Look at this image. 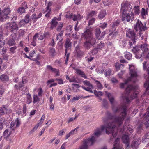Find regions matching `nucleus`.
<instances>
[{"instance_id": "nucleus-52", "label": "nucleus", "mask_w": 149, "mask_h": 149, "mask_svg": "<svg viewBox=\"0 0 149 149\" xmlns=\"http://www.w3.org/2000/svg\"><path fill=\"white\" fill-rule=\"evenodd\" d=\"M5 41L3 39L0 38V48H2L4 46L5 44Z\"/></svg>"}, {"instance_id": "nucleus-8", "label": "nucleus", "mask_w": 149, "mask_h": 149, "mask_svg": "<svg viewBox=\"0 0 149 149\" xmlns=\"http://www.w3.org/2000/svg\"><path fill=\"white\" fill-rule=\"evenodd\" d=\"M132 9L131 5L127 1H124L121 4V12L122 14L130 12Z\"/></svg>"}, {"instance_id": "nucleus-10", "label": "nucleus", "mask_w": 149, "mask_h": 149, "mask_svg": "<svg viewBox=\"0 0 149 149\" xmlns=\"http://www.w3.org/2000/svg\"><path fill=\"white\" fill-rule=\"evenodd\" d=\"M11 10L8 7L5 8L2 11L1 16L0 17V21L3 22L6 19H9V17L8 15L10 13Z\"/></svg>"}, {"instance_id": "nucleus-47", "label": "nucleus", "mask_w": 149, "mask_h": 149, "mask_svg": "<svg viewBox=\"0 0 149 149\" xmlns=\"http://www.w3.org/2000/svg\"><path fill=\"white\" fill-rule=\"evenodd\" d=\"M134 13L136 15H138L139 13V8L138 6H135L134 9Z\"/></svg>"}, {"instance_id": "nucleus-44", "label": "nucleus", "mask_w": 149, "mask_h": 149, "mask_svg": "<svg viewBox=\"0 0 149 149\" xmlns=\"http://www.w3.org/2000/svg\"><path fill=\"white\" fill-rule=\"evenodd\" d=\"M6 122L3 118H0V130H1L3 128V123H5Z\"/></svg>"}, {"instance_id": "nucleus-59", "label": "nucleus", "mask_w": 149, "mask_h": 149, "mask_svg": "<svg viewBox=\"0 0 149 149\" xmlns=\"http://www.w3.org/2000/svg\"><path fill=\"white\" fill-rule=\"evenodd\" d=\"M105 31H103L101 33H100V36H99L98 39L100 40L101 39H102L104 37V35L105 34Z\"/></svg>"}, {"instance_id": "nucleus-1", "label": "nucleus", "mask_w": 149, "mask_h": 149, "mask_svg": "<svg viewBox=\"0 0 149 149\" xmlns=\"http://www.w3.org/2000/svg\"><path fill=\"white\" fill-rule=\"evenodd\" d=\"M109 100L112 105V109L115 113L122 111L120 114L118 116L112 115L109 112H107V115L110 119H113V121L111 123H109L106 125L101 126V129L97 128L94 133V135L98 137L101 134V131L106 130V133L109 134L111 133L113 137H115L118 132L117 127H119L122 124L127 114V107L125 105L115 107L114 104V97L110 93L107 94Z\"/></svg>"}, {"instance_id": "nucleus-62", "label": "nucleus", "mask_w": 149, "mask_h": 149, "mask_svg": "<svg viewBox=\"0 0 149 149\" xmlns=\"http://www.w3.org/2000/svg\"><path fill=\"white\" fill-rule=\"evenodd\" d=\"M21 7L23 8L25 10L28 8L27 4L25 2H24L22 3Z\"/></svg>"}, {"instance_id": "nucleus-41", "label": "nucleus", "mask_w": 149, "mask_h": 149, "mask_svg": "<svg viewBox=\"0 0 149 149\" xmlns=\"http://www.w3.org/2000/svg\"><path fill=\"white\" fill-rule=\"evenodd\" d=\"M97 12L95 11H91L89 14L88 16L87 17V19H88L89 17H91L97 14Z\"/></svg>"}, {"instance_id": "nucleus-21", "label": "nucleus", "mask_w": 149, "mask_h": 149, "mask_svg": "<svg viewBox=\"0 0 149 149\" xmlns=\"http://www.w3.org/2000/svg\"><path fill=\"white\" fill-rule=\"evenodd\" d=\"M75 70L76 71V73L85 79H87V77L86 75L84 72L82 71L81 70L79 69H76Z\"/></svg>"}, {"instance_id": "nucleus-7", "label": "nucleus", "mask_w": 149, "mask_h": 149, "mask_svg": "<svg viewBox=\"0 0 149 149\" xmlns=\"http://www.w3.org/2000/svg\"><path fill=\"white\" fill-rule=\"evenodd\" d=\"M7 24L6 27V29L11 33H14L19 29V26L16 22L8 23Z\"/></svg>"}, {"instance_id": "nucleus-27", "label": "nucleus", "mask_w": 149, "mask_h": 149, "mask_svg": "<svg viewBox=\"0 0 149 149\" xmlns=\"http://www.w3.org/2000/svg\"><path fill=\"white\" fill-rule=\"evenodd\" d=\"M11 130L10 128L6 129L4 132L3 135L5 137H9L11 133Z\"/></svg>"}, {"instance_id": "nucleus-60", "label": "nucleus", "mask_w": 149, "mask_h": 149, "mask_svg": "<svg viewBox=\"0 0 149 149\" xmlns=\"http://www.w3.org/2000/svg\"><path fill=\"white\" fill-rule=\"evenodd\" d=\"M23 113L24 114V116L26 115V104H25L23 106Z\"/></svg>"}, {"instance_id": "nucleus-31", "label": "nucleus", "mask_w": 149, "mask_h": 149, "mask_svg": "<svg viewBox=\"0 0 149 149\" xmlns=\"http://www.w3.org/2000/svg\"><path fill=\"white\" fill-rule=\"evenodd\" d=\"M0 79L1 81L6 82L8 81V77L7 75L3 74L1 76Z\"/></svg>"}, {"instance_id": "nucleus-23", "label": "nucleus", "mask_w": 149, "mask_h": 149, "mask_svg": "<svg viewBox=\"0 0 149 149\" xmlns=\"http://www.w3.org/2000/svg\"><path fill=\"white\" fill-rule=\"evenodd\" d=\"M122 140L124 143L127 144V147L129 145V137L128 136L126 135L123 136L122 138Z\"/></svg>"}, {"instance_id": "nucleus-33", "label": "nucleus", "mask_w": 149, "mask_h": 149, "mask_svg": "<svg viewBox=\"0 0 149 149\" xmlns=\"http://www.w3.org/2000/svg\"><path fill=\"white\" fill-rule=\"evenodd\" d=\"M25 95H27V96L26 97L27 100L26 102L27 104H29L32 102L31 96L30 94H29L26 93Z\"/></svg>"}, {"instance_id": "nucleus-56", "label": "nucleus", "mask_w": 149, "mask_h": 149, "mask_svg": "<svg viewBox=\"0 0 149 149\" xmlns=\"http://www.w3.org/2000/svg\"><path fill=\"white\" fill-rule=\"evenodd\" d=\"M52 72L54 73L57 72V73L55 74L56 76H58L60 75L59 70L58 69H56V68H54L53 71H52Z\"/></svg>"}, {"instance_id": "nucleus-35", "label": "nucleus", "mask_w": 149, "mask_h": 149, "mask_svg": "<svg viewBox=\"0 0 149 149\" xmlns=\"http://www.w3.org/2000/svg\"><path fill=\"white\" fill-rule=\"evenodd\" d=\"M94 80L97 86V88L99 90L102 89L103 88V86L100 82L97 80H96L95 79H94Z\"/></svg>"}, {"instance_id": "nucleus-37", "label": "nucleus", "mask_w": 149, "mask_h": 149, "mask_svg": "<svg viewBox=\"0 0 149 149\" xmlns=\"http://www.w3.org/2000/svg\"><path fill=\"white\" fill-rule=\"evenodd\" d=\"M125 57L128 60H130L132 58V54L128 52H126L125 53Z\"/></svg>"}, {"instance_id": "nucleus-55", "label": "nucleus", "mask_w": 149, "mask_h": 149, "mask_svg": "<svg viewBox=\"0 0 149 149\" xmlns=\"http://www.w3.org/2000/svg\"><path fill=\"white\" fill-rule=\"evenodd\" d=\"M111 70L110 69H106L105 70L104 74L106 76L109 75L111 72Z\"/></svg>"}, {"instance_id": "nucleus-3", "label": "nucleus", "mask_w": 149, "mask_h": 149, "mask_svg": "<svg viewBox=\"0 0 149 149\" xmlns=\"http://www.w3.org/2000/svg\"><path fill=\"white\" fill-rule=\"evenodd\" d=\"M135 87L132 85H128L126 88L125 90V95L124 96H123V97L127 103H129L133 99L137 97L138 93L135 91Z\"/></svg>"}, {"instance_id": "nucleus-48", "label": "nucleus", "mask_w": 149, "mask_h": 149, "mask_svg": "<svg viewBox=\"0 0 149 149\" xmlns=\"http://www.w3.org/2000/svg\"><path fill=\"white\" fill-rule=\"evenodd\" d=\"M93 93L95 95L97 96H98L99 95L102 96L103 95L102 92L101 91L98 92L96 90L93 91Z\"/></svg>"}, {"instance_id": "nucleus-24", "label": "nucleus", "mask_w": 149, "mask_h": 149, "mask_svg": "<svg viewBox=\"0 0 149 149\" xmlns=\"http://www.w3.org/2000/svg\"><path fill=\"white\" fill-rule=\"evenodd\" d=\"M57 18H54L50 22V28L52 29L54 28H55L57 26Z\"/></svg>"}, {"instance_id": "nucleus-49", "label": "nucleus", "mask_w": 149, "mask_h": 149, "mask_svg": "<svg viewBox=\"0 0 149 149\" xmlns=\"http://www.w3.org/2000/svg\"><path fill=\"white\" fill-rule=\"evenodd\" d=\"M145 119L144 124L146 128L149 127V118H144Z\"/></svg>"}, {"instance_id": "nucleus-46", "label": "nucleus", "mask_w": 149, "mask_h": 149, "mask_svg": "<svg viewBox=\"0 0 149 149\" xmlns=\"http://www.w3.org/2000/svg\"><path fill=\"white\" fill-rule=\"evenodd\" d=\"M72 90L76 91H76L75 90L76 89H78L79 87H80V86H79V84H72Z\"/></svg>"}, {"instance_id": "nucleus-19", "label": "nucleus", "mask_w": 149, "mask_h": 149, "mask_svg": "<svg viewBox=\"0 0 149 149\" xmlns=\"http://www.w3.org/2000/svg\"><path fill=\"white\" fill-rule=\"evenodd\" d=\"M120 22V20H117L113 22L111 26V29H113V31L116 30L117 27L119 25Z\"/></svg>"}, {"instance_id": "nucleus-26", "label": "nucleus", "mask_w": 149, "mask_h": 149, "mask_svg": "<svg viewBox=\"0 0 149 149\" xmlns=\"http://www.w3.org/2000/svg\"><path fill=\"white\" fill-rule=\"evenodd\" d=\"M120 141V139L119 138H117L116 139L115 141V143L114 144L113 146L114 147H115V149H122L121 147L119 146V143Z\"/></svg>"}, {"instance_id": "nucleus-15", "label": "nucleus", "mask_w": 149, "mask_h": 149, "mask_svg": "<svg viewBox=\"0 0 149 149\" xmlns=\"http://www.w3.org/2000/svg\"><path fill=\"white\" fill-rule=\"evenodd\" d=\"M52 3L51 2H49L48 5L45 8L46 10L44 11V13L47 12V13L45 15V16L46 17H49L51 15V9L50 8V7L52 5Z\"/></svg>"}, {"instance_id": "nucleus-14", "label": "nucleus", "mask_w": 149, "mask_h": 149, "mask_svg": "<svg viewBox=\"0 0 149 149\" xmlns=\"http://www.w3.org/2000/svg\"><path fill=\"white\" fill-rule=\"evenodd\" d=\"M20 124V120L18 118H16L15 121H12L11 123L9 128L12 130L14 131L16 128L18 127L19 126Z\"/></svg>"}, {"instance_id": "nucleus-6", "label": "nucleus", "mask_w": 149, "mask_h": 149, "mask_svg": "<svg viewBox=\"0 0 149 149\" xmlns=\"http://www.w3.org/2000/svg\"><path fill=\"white\" fill-rule=\"evenodd\" d=\"M126 36L127 38H130L129 40V45L130 47H133V45L135 44L136 39V34L134 30L131 29H128L126 31Z\"/></svg>"}, {"instance_id": "nucleus-17", "label": "nucleus", "mask_w": 149, "mask_h": 149, "mask_svg": "<svg viewBox=\"0 0 149 149\" xmlns=\"http://www.w3.org/2000/svg\"><path fill=\"white\" fill-rule=\"evenodd\" d=\"M44 38L43 35L36 33L33 36V39L34 41L35 40H37V39L39 40H42Z\"/></svg>"}, {"instance_id": "nucleus-29", "label": "nucleus", "mask_w": 149, "mask_h": 149, "mask_svg": "<svg viewBox=\"0 0 149 149\" xmlns=\"http://www.w3.org/2000/svg\"><path fill=\"white\" fill-rule=\"evenodd\" d=\"M73 17L72 18V19L74 21H77V20H80L83 18V17L82 16H81L79 14L77 15L74 14L73 15Z\"/></svg>"}, {"instance_id": "nucleus-5", "label": "nucleus", "mask_w": 149, "mask_h": 149, "mask_svg": "<svg viewBox=\"0 0 149 149\" xmlns=\"http://www.w3.org/2000/svg\"><path fill=\"white\" fill-rule=\"evenodd\" d=\"M134 29L137 32V35H139V37H141L142 39H143L142 32L147 29L145 24H143L141 21L137 20L136 24L134 26Z\"/></svg>"}, {"instance_id": "nucleus-22", "label": "nucleus", "mask_w": 149, "mask_h": 149, "mask_svg": "<svg viewBox=\"0 0 149 149\" xmlns=\"http://www.w3.org/2000/svg\"><path fill=\"white\" fill-rule=\"evenodd\" d=\"M142 141L143 142H148L147 146H149V132L146 133L145 135L143 137Z\"/></svg>"}, {"instance_id": "nucleus-36", "label": "nucleus", "mask_w": 149, "mask_h": 149, "mask_svg": "<svg viewBox=\"0 0 149 149\" xmlns=\"http://www.w3.org/2000/svg\"><path fill=\"white\" fill-rule=\"evenodd\" d=\"M141 50L143 52H146L148 50V48L147 47V45L146 44H143L141 45Z\"/></svg>"}, {"instance_id": "nucleus-58", "label": "nucleus", "mask_w": 149, "mask_h": 149, "mask_svg": "<svg viewBox=\"0 0 149 149\" xmlns=\"http://www.w3.org/2000/svg\"><path fill=\"white\" fill-rule=\"evenodd\" d=\"M107 24L106 23L104 22L101 23L100 24V27L102 29H105L107 27Z\"/></svg>"}, {"instance_id": "nucleus-50", "label": "nucleus", "mask_w": 149, "mask_h": 149, "mask_svg": "<svg viewBox=\"0 0 149 149\" xmlns=\"http://www.w3.org/2000/svg\"><path fill=\"white\" fill-rule=\"evenodd\" d=\"M17 12L19 13L22 14L25 12V10L23 8L20 7L18 8Z\"/></svg>"}, {"instance_id": "nucleus-64", "label": "nucleus", "mask_w": 149, "mask_h": 149, "mask_svg": "<svg viewBox=\"0 0 149 149\" xmlns=\"http://www.w3.org/2000/svg\"><path fill=\"white\" fill-rule=\"evenodd\" d=\"M142 116L144 117V118H146L148 117L149 118V112H146L145 113L142 115Z\"/></svg>"}, {"instance_id": "nucleus-51", "label": "nucleus", "mask_w": 149, "mask_h": 149, "mask_svg": "<svg viewBox=\"0 0 149 149\" xmlns=\"http://www.w3.org/2000/svg\"><path fill=\"white\" fill-rule=\"evenodd\" d=\"M27 23L24 19L21 20L19 23V25L21 26H24Z\"/></svg>"}, {"instance_id": "nucleus-16", "label": "nucleus", "mask_w": 149, "mask_h": 149, "mask_svg": "<svg viewBox=\"0 0 149 149\" xmlns=\"http://www.w3.org/2000/svg\"><path fill=\"white\" fill-rule=\"evenodd\" d=\"M140 143V139H135L132 143L131 147L133 149H136Z\"/></svg>"}, {"instance_id": "nucleus-25", "label": "nucleus", "mask_w": 149, "mask_h": 149, "mask_svg": "<svg viewBox=\"0 0 149 149\" xmlns=\"http://www.w3.org/2000/svg\"><path fill=\"white\" fill-rule=\"evenodd\" d=\"M106 15V10H102L100 12L98 17L99 19H102L105 17Z\"/></svg>"}, {"instance_id": "nucleus-63", "label": "nucleus", "mask_w": 149, "mask_h": 149, "mask_svg": "<svg viewBox=\"0 0 149 149\" xmlns=\"http://www.w3.org/2000/svg\"><path fill=\"white\" fill-rule=\"evenodd\" d=\"M17 49L16 46L12 47L10 48V51L13 53H14L15 52V50Z\"/></svg>"}, {"instance_id": "nucleus-2", "label": "nucleus", "mask_w": 149, "mask_h": 149, "mask_svg": "<svg viewBox=\"0 0 149 149\" xmlns=\"http://www.w3.org/2000/svg\"><path fill=\"white\" fill-rule=\"evenodd\" d=\"M84 38L86 39L84 43V47L86 49H89L96 42V38L93 36L89 29H87L83 34Z\"/></svg>"}, {"instance_id": "nucleus-13", "label": "nucleus", "mask_w": 149, "mask_h": 149, "mask_svg": "<svg viewBox=\"0 0 149 149\" xmlns=\"http://www.w3.org/2000/svg\"><path fill=\"white\" fill-rule=\"evenodd\" d=\"M71 45L72 43L70 42V38H67L66 39V40L64 45V46L66 48L65 49V55L66 56V60H65V61L66 60L67 61L68 60L70 54L68 53L67 54V50L68 48L71 47Z\"/></svg>"}, {"instance_id": "nucleus-61", "label": "nucleus", "mask_w": 149, "mask_h": 149, "mask_svg": "<svg viewBox=\"0 0 149 149\" xmlns=\"http://www.w3.org/2000/svg\"><path fill=\"white\" fill-rule=\"evenodd\" d=\"M95 20V19L94 18H93L90 20L88 22L89 25L93 24L94 23Z\"/></svg>"}, {"instance_id": "nucleus-32", "label": "nucleus", "mask_w": 149, "mask_h": 149, "mask_svg": "<svg viewBox=\"0 0 149 149\" xmlns=\"http://www.w3.org/2000/svg\"><path fill=\"white\" fill-rule=\"evenodd\" d=\"M7 43L9 46L15 45V39L12 38H10L8 41Z\"/></svg>"}, {"instance_id": "nucleus-11", "label": "nucleus", "mask_w": 149, "mask_h": 149, "mask_svg": "<svg viewBox=\"0 0 149 149\" xmlns=\"http://www.w3.org/2000/svg\"><path fill=\"white\" fill-rule=\"evenodd\" d=\"M134 14L131 12L130 13H127L122 14V21H124V23L126 22L125 20L127 22L130 21H132L134 19Z\"/></svg>"}, {"instance_id": "nucleus-45", "label": "nucleus", "mask_w": 149, "mask_h": 149, "mask_svg": "<svg viewBox=\"0 0 149 149\" xmlns=\"http://www.w3.org/2000/svg\"><path fill=\"white\" fill-rule=\"evenodd\" d=\"M95 31V35L97 38L98 39L101 33V31H100V29L98 28L96 29Z\"/></svg>"}, {"instance_id": "nucleus-34", "label": "nucleus", "mask_w": 149, "mask_h": 149, "mask_svg": "<svg viewBox=\"0 0 149 149\" xmlns=\"http://www.w3.org/2000/svg\"><path fill=\"white\" fill-rule=\"evenodd\" d=\"M148 9V8H147L146 10L144 8H142L141 14L143 18H145L146 14H147V10Z\"/></svg>"}, {"instance_id": "nucleus-42", "label": "nucleus", "mask_w": 149, "mask_h": 149, "mask_svg": "<svg viewBox=\"0 0 149 149\" xmlns=\"http://www.w3.org/2000/svg\"><path fill=\"white\" fill-rule=\"evenodd\" d=\"M104 46V44L102 42H101L98 44L97 47L99 50L102 49Z\"/></svg>"}, {"instance_id": "nucleus-38", "label": "nucleus", "mask_w": 149, "mask_h": 149, "mask_svg": "<svg viewBox=\"0 0 149 149\" xmlns=\"http://www.w3.org/2000/svg\"><path fill=\"white\" fill-rule=\"evenodd\" d=\"M76 53L77 56L78 58L81 57L84 54V52L80 50L77 51Z\"/></svg>"}, {"instance_id": "nucleus-30", "label": "nucleus", "mask_w": 149, "mask_h": 149, "mask_svg": "<svg viewBox=\"0 0 149 149\" xmlns=\"http://www.w3.org/2000/svg\"><path fill=\"white\" fill-rule=\"evenodd\" d=\"M82 88L84 90L89 92L91 93H93V91L92 90L93 89V86L92 85H91V86H88V87H86L84 86H82Z\"/></svg>"}, {"instance_id": "nucleus-57", "label": "nucleus", "mask_w": 149, "mask_h": 149, "mask_svg": "<svg viewBox=\"0 0 149 149\" xmlns=\"http://www.w3.org/2000/svg\"><path fill=\"white\" fill-rule=\"evenodd\" d=\"M29 15L27 14L25 17L24 20L27 23H28L29 22L30 20H31V19L29 18Z\"/></svg>"}, {"instance_id": "nucleus-39", "label": "nucleus", "mask_w": 149, "mask_h": 149, "mask_svg": "<svg viewBox=\"0 0 149 149\" xmlns=\"http://www.w3.org/2000/svg\"><path fill=\"white\" fill-rule=\"evenodd\" d=\"M144 86L146 87V92H148V93H149V82L148 80L146 79L145 83L144 84Z\"/></svg>"}, {"instance_id": "nucleus-18", "label": "nucleus", "mask_w": 149, "mask_h": 149, "mask_svg": "<svg viewBox=\"0 0 149 149\" xmlns=\"http://www.w3.org/2000/svg\"><path fill=\"white\" fill-rule=\"evenodd\" d=\"M9 110L4 106H3L0 108V116L7 113Z\"/></svg>"}, {"instance_id": "nucleus-4", "label": "nucleus", "mask_w": 149, "mask_h": 149, "mask_svg": "<svg viewBox=\"0 0 149 149\" xmlns=\"http://www.w3.org/2000/svg\"><path fill=\"white\" fill-rule=\"evenodd\" d=\"M129 73L131 76L128 78L124 83H122L120 84V87L121 88H124L127 85V83L129 81H132L133 82L136 81V78L138 76L136 69L132 65H129Z\"/></svg>"}, {"instance_id": "nucleus-53", "label": "nucleus", "mask_w": 149, "mask_h": 149, "mask_svg": "<svg viewBox=\"0 0 149 149\" xmlns=\"http://www.w3.org/2000/svg\"><path fill=\"white\" fill-rule=\"evenodd\" d=\"M79 128V127H77L74 129V130H71L70 132L71 135H73L76 134L77 132V130Z\"/></svg>"}, {"instance_id": "nucleus-9", "label": "nucleus", "mask_w": 149, "mask_h": 149, "mask_svg": "<svg viewBox=\"0 0 149 149\" xmlns=\"http://www.w3.org/2000/svg\"><path fill=\"white\" fill-rule=\"evenodd\" d=\"M95 137L93 136L90 138L84 140L83 144L80 147V149H88V146L92 145L95 142Z\"/></svg>"}, {"instance_id": "nucleus-20", "label": "nucleus", "mask_w": 149, "mask_h": 149, "mask_svg": "<svg viewBox=\"0 0 149 149\" xmlns=\"http://www.w3.org/2000/svg\"><path fill=\"white\" fill-rule=\"evenodd\" d=\"M42 16V13H40L37 16L36 15L35 13H34L31 16L30 19L33 20L34 21H36L37 19L40 18Z\"/></svg>"}, {"instance_id": "nucleus-40", "label": "nucleus", "mask_w": 149, "mask_h": 149, "mask_svg": "<svg viewBox=\"0 0 149 149\" xmlns=\"http://www.w3.org/2000/svg\"><path fill=\"white\" fill-rule=\"evenodd\" d=\"M99 50L97 48H94L91 50L90 53L93 55H95L98 53Z\"/></svg>"}, {"instance_id": "nucleus-54", "label": "nucleus", "mask_w": 149, "mask_h": 149, "mask_svg": "<svg viewBox=\"0 0 149 149\" xmlns=\"http://www.w3.org/2000/svg\"><path fill=\"white\" fill-rule=\"evenodd\" d=\"M25 31L22 29H20L18 31L19 37L23 36L25 33Z\"/></svg>"}, {"instance_id": "nucleus-28", "label": "nucleus", "mask_w": 149, "mask_h": 149, "mask_svg": "<svg viewBox=\"0 0 149 149\" xmlns=\"http://www.w3.org/2000/svg\"><path fill=\"white\" fill-rule=\"evenodd\" d=\"M33 103L35 104H37L39 102L40 99L38 97L37 95H34L33 96Z\"/></svg>"}, {"instance_id": "nucleus-43", "label": "nucleus", "mask_w": 149, "mask_h": 149, "mask_svg": "<svg viewBox=\"0 0 149 149\" xmlns=\"http://www.w3.org/2000/svg\"><path fill=\"white\" fill-rule=\"evenodd\" d=\"M50 53L51 56L53 57L56 54V52L54 48H51L50 50Z\"/></svg>"}, {"instance_id": "nucleus-12", "label": "nucleus", "mask_w": 149, "mask_h": 149, "mask_svg": "<svg viewBox=\"0 0 149 149\" xmlns=\"http://www.w3.org/2000/svg\"><path fill=\"white\" fill-rule=\"evenodd\" d=\"M141 46L139 45H136L132 49V52L134 53L136 55V57L137 58H140L142 56L143 52L140 50Z\"/></svg>"}]
</instances>
